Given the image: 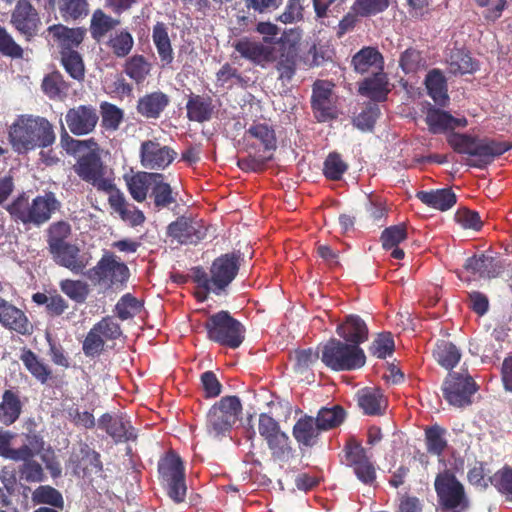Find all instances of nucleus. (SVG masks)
<instances>
[{"label":"nucleus","instance_id":"f257e3e1","mask_svg":"<svg viewBox=\"0 0 512 512\" xmlns=\"http://www.w3.org/2000/svg\"><path fill=\"white\" fill-rule=\"evenodd\" d=\"M9 142L19 154L36 148H45L55 142L53 125L44 117L30 114L20 115L10 125Z\"/></svg>","mask_w":512,"mask_h":512},{"label":"nucleus","instance_id":"f03ea898","mask_svg":"<svg viewBox=\"0 0 512 512\" xmlns=\"http://www.w3.org/2000/svg\"><path fill=\"white\" fill-rule=\"evenodd\" d=\"M60 208L61 202L55 193L47 191L31 201L26 196H19L7 206V211L16 221H20L24 225L40 227L47 223Z\"/></svg>","mask_w":512,"mask_h":512},{"label":"nucleus","instance_id":"7ed1b4c3","mask_svg":"<svg viewBox=\"0 0 512 512\" xmlns=\"http://www.w3.org/2000/svg\"><path fill=\"white\" fill-rule=\"evenodd\" d=\"M321 360L331 370L350 371L363 367L366 356L357 344L331 339L323 346Z\"/></svg>","mask_w":512,"mask_h":512},{"label":"nucleus","instance_id":"20e7f679","mask_svg":"<svg viewBox=\"0 0 512 512\" xmlns=\"http://www.w3.org/2000/svg\"><path fill=\"white\" fill-rule=\"evenodd\" d=\"M211 341L230 348H238L245 338V328L228 311L211 315L204 325Z\"/></svg>","mask_w":512,"mask_h":512},{"label":"nucleus","instance_id":"39448f33","mask_svg":"<svg viewBox=\"0 0 512 512\" xmlns=\"http://www.w3.org/2000/svg\"><path fill=\"white\" fill-rule=\"evenodd\" d=\"M242 404L237 396H225L215 403L207 414V432L219 437L228 432L239 419Z\"/></svg>","mask_w":512,"mask_h":512},{"label":"nucleus","instance_id":"423d86ee","mask_svg":"<svg viewBox=\"0 0 512 512\" xmlns=\"http://www.w3.org/2000/svg\"><path fill=\"white\" fill-rule=\"evenodd\" d=\"M98 147L82 155L74 165L75 173L97 190L110 193L115 189L113 179L105 177V167L98 152Z\"/></svg>","mask_w":512,"mask_h":512},{"label":"nucleus","instance_id":"0eeeda50","mask_svg":"<svg viewBox=\"0 0 512 512\" xmlns=\"http://www.w3.org/2000/svg\"><path fill=\"white\" fill-rule=\"evenodd\" d=\"M478 386L467 373L452 372L447 375L442 384L444 399L457 408L472 404V396L477 392Z\"/></svg>","mask_w":512,"mask_h":512},{"label":"nucleus","instance_id":"6e6552de","mask_svg":"<svg viewBox=\"0 0 512 512\" xmlns=\"http://www.w3.org/2000/svg\"><path fill=\"white\" fill-rule=\"evenodd\" d=\"M177 153L157 140L143 141L139 149L140 164L147 170H164L176 158Z\"/></svg>","mask_w":512,"mask_h":512},{"label":"nucleus","instance_id":"1a4fd4ad","mask_svg":"<svg viewBox=\"0 0 512 512\" xmlns=\"http://www.w3.org/2000/svg\"><path fill=\"white\" fill-rule=\"evenodd\" d=\"M85 276L93 282L109 281L112 285L123 284L129 277V269L115 256L102 257L96 266L87 270Z\"/></svg>","mask_w":512,"mask_h":512},{"label":"nucleus","instance_id":"9d476101","mask_svg":"<svg viewBox=\"0 0 512 512\" xmlns=\"http://www.w3.org/2000/svg\"><path fill=\"white\" fill-rule=\"evenodd\" d=\"M208 227L201 220L183 215L167 227V235L180 244H197L207 235Z\"/></svg>","mask_w":512,"mask_h":512},{"label":"nucleus","instance_id":"9b49d317","mask_svg":"<svg viewBox=\"0 0 512 512\" xmlns=\"http://www.w3.org/2000/svg\"><path fill=\"white\" fill-rule=\"evenodd\" d=\"M240 267V256L227 253L217 257L211 267L213 292L218 294L224 290L237 276Z\"/></svg>","mask_w":512,"mask_h":512},{"label":"nucleus","instance_id":"f8f14e48","mask_svg":"<svg viewBox=\"0 0 512 512\" xmlns=\"http://www.w3.org/2000/svg\"><path fill=\"white\" fill-rule=\"evenodd\" d=\"M65 121L73 135L84 136L95 130L99 121V115L93 105H78L66 112Z\"/></svg>","mask_w":512,"mask_h":512},{"label":"nucleus","instance_id":"ddd939ff","mask_svg":"<svg viewBox=\"0 0 512 512\" xmlns=\"http://www.w3.org/2000/svg\"><path fill=\"white\" fill-rule=\"evenodd\" d=\"M340 462L351 468L357 479L365 485H372L376 480V467L366 450H343L339 454Z\"/></svg>","mask_w":512,"mask_h":512},{"label":"nucleus","instance_id":"4468645a","mask_svg":"<svg viewBox=\"0 0 512 512\" xmlns=\"http://www.w3.org/2000/svg\"><path fill=\"white\" fill-rule=\"evenodd\" d=\"M232 47L242 58L262 67L277 58L275 46L265 45L248 37L234 41Z\"/></svg>","mask_w":512,"mask_h":512},{"label":"nucleus","instance_id":"2eb2a0df","mask_svg":"<svg viewBox=\"0 0 512 512\" xmlns=\"http://www.w3.org/2000/svg\"><path fill=\"white\" fill-rule=\"evenodd\" d=\"M333 86L331 82L323 80H318L313 85L311 103L314 115L320 122L333 119L337 115L332 93Z\"/></svg>","mask_w":512,"mask_h":512},{"label":"nucleus","instance_id":"dca6fc26","mask_svg":"<svg viewBox=\"0 0 512 512\" xmlns=\"http://www.w3.org/2000/svg\"><path fill=\"white\" fill-rule=\"evenodd\" d=\"M98 426L105 430L116 443L134 442L138 437L130 417L126 414L106 413L99 419Z\"/></svg>","mask_w":512,"mask_h":512},{"label":"nucleus","instance_id":"f3484780","mask_svg":"<svg viewBox=\"0 0 512 512\" xmlns=\"http://www.w3.org/2000/svg\"><path fill=\"white\" fill-rule=\"evenodd\" d=\"M435 490L444 509L467 508L468 502L465 497L464 487L454 476L449 478L437 477L435 480Z\"/></svg>","mask_w":512,"mask_h":512},{"label":"nucleus","instance_id":"a211bd4d","mask_svg":"<svg viewBox=\"0 0 512 512\" xmlns=\"http://www.w3.org/2000/svg\"><path fill=\"white\" fill-rule=\"evenodd\" d=\"M11 23L16 30L29 38L36 34L40 18L29 0H18L11 14Z\"/></svg>","mask_w":512,"mask_h":512},{"label":"nucleus","instance_id":"6ab92c4d","mask_svg":"<svg viewBox=\"0 0 512 512\" xmlns=\"http://www.w3.org/2000/svg\"><path fill=\"white\" fill-rule=\"evenodd\" d=\"M53 260L59 266L69 269L74 274L85 275L84 270L89 264V258L80 255V249L75 244H65L49 250Z\"/></svg>","mask_w":512,"mask_h":512},{"label":"nucleus","instance_id":"aec40b11","mask_svg":"<svg viewBox=\"0 0 512 512\" xmlns=\"http://www.w3.org/2000/svg\"><path fill=\"white\" fill-rule=\"evenodd\" d=\"M41 451L36 450V452ZM34 452L35 450H0V456L14 461H23L19 470L21 478L27 482H41L44 480V473L42 466L31 460L36 455Z\"/></svg>","mask_w":512,"mask_h":512},{"label":"nucleus","instance_id":"412c9836","mask_svg":"<svg viewBox=\"0 0 512 512\" xmlns=\"http://www.w3.org/2000/svg\"><path fill=\"white\" fill-rule=\"evenodd\" d=\"M511 145L507 142H499L488 138H477L472 156L475 159L469 161V165L477 168H483L491 163L495 157L508 151Z\"/></svg>","mask_w":512,"mask_h":512},{"label":"nucleus","instance_id":"4be33fe9","mask_svg":"<svg viewBox=\"0 0 512 512\" xmlns=\"http://www.w3.org/2000/svg\"><path fill=\"white\" fill-rule=\"evenodd\" d=\"M249 147L256 152L271 153L277 147L274 130L266 124L252 125L245 134Z\"/></svg>","mask_w":512,"mask_h":512},{"label":"nucleus","instance_id":"5701e85b","mask_svg":"<svg viewBox=\"0 0 512 512\" xmlns=\"http://www.w3.org/2000/svg\"><path fill=\"white\" fill-rule=\"evenodd\" d=\"M48 32L60 47V52L76 51L84 40L86 29L83 27L69 28L62 24H56L48 27Z\"/></svg>","mask_w":512,"mask_h":512},{"label":"nucleus","instance_id":"b1692460","mask_svg":"<svg viewBox=\"0 0 512 512\" xmlns=\"http://www.w3.org/2000/svg\"><path fill=\"white\" fill-rule=\"evenodd\" d=\"M292 433L299 445L312 447L318 445L323 431L314 417L304 415L296 421Z\"/></svg>","mask_w":512,"mask_h":512},{"label":"nucleus","instance_id":"393cba45","mask_svg":"<svg viewBox=\"0 0 512 512\" xmlns=\"http://www.w3.org/2000/svg\"><path fill=\"white\" fill-rule=\"evenodd\" d=\"M109 194L108 202L111 208L119 214L121 219L131 226H139L145 221V216L141 210L130 205L123 193L118 189H113Z\"/></svg>","mask_w":512,"mask_h":512},{"label":"nucleus","instance_id":"a878e982","mask_svg":"<svg viewBox=\"0 0 512 512\" xmlns=\"http://www.w3.org/2000/svg\"><path fill=\"white\" fill-rule=\"evenodd\" d=\"M426 123L430 132L438 134L448 130H454L457 127H465L467 120L464 117L456 118L440 109L429 108L426 114Z\"/></svg>","mask_w":512,"mask_h":512},{"label":"nucleus","instance_id":"bb28decb","mask_svg":"<svg viewBox=\"0 0 512 512\" xmlns=\"http://www.w3.org/2000/svg\"><path fill=\"white\" fill-rule=\"evenodd\" d=\"M464 268L481 278H494L503 271V264L496 258L488 255L473 256L466 260Z\"/></svg>","mask_w":512,"mask_h":512},{"label":"nucleus","instance_id":"cd10ccee","mask_svg":"<svg viewBox=\"0 0 512 512\" xmlns=\"http://www.w3.org/2000/svg\"><path fill=\"white\" fill-rule=\"evenodd\" d=\"M352 65L356 72L364 74L368 72L376 73L382 70L383 56L377 48L367 46L363 47L352 57Z\"/></svg>","mask_w":512,"mask_h":512},{"label":"nucleus","instance_id":"c85d7f7f","mask_svg":"<svg viewBox=\"0 0 512 512\" xmlns=\"http://www.w3.org/2000/svg\"><path fill=\"white\" fill-rule=\"evenodd\" d=\"M71 461L75 463L74 473L78 476L87 477L102 472V462L96 450H79V453H73Z\"/></svg>","mask_w":512,"mask_h":512},{"label":"nucleus","instance_id":"c756f323","mask_svg":"<svg viewBox=\"0 0 512 512\" xmlns=\"http://www.w3.org/2000/svg\"><path fill=\"white\" fill-rule=\"evenodd\" d=\"M336 332L345 341L357 344L358 346L368 339V328L365 322L357 315L347 316L345 323L339 325Z\"/></svg>","mask_w":512,"mask_h":512},{"label":"nucleus","instance_id":"7c9ffc66","mask_svg":"<svg viewBox=\"0 0 512 512\" xmlns=\"http://www.w3.org/2000/svg\"><path fill=\"white\" fill-rule=\"evenodd\" d=\"M156 175V172L141 171L131 176H125L128 191L135 201L143 202L147 198Z\"/></svg>","mask_w":512,"mask_h":512},{"label":"nucleus","instance_id":"2f4dec72","mask_svg":"<svg viewBox=\"0 0 512 512\" xmlns=\"http://www.w3.org/2000/svg\"><path fill=\"white\" fill-rule=\"evenodd\" d=\"M170 99L161 91H155L141 97L137 104V111L146 118L156 119L168 106Z\"/></svg>","mask_w":512,"mask_h":512},{"label":"nucleus","instance_id":"473e14b6","mask_svg":"<svg viewBox=\"0 0 512 512\" xmlns=\"http://www.w3.org/2000/svg\"><path fill=\"white\" fill-rule=\"evenodd\" d=\"M259 433L271 448H283L288 444V436L281 432L278 423L268 414L259 415Z\"/></svg>","mask_w":512,"mask_h":512},{"label":"nucleus","instance_id":"72a5a7b5","mask_svg":"<svg viewBox=\"0 0 512 512\" xmlns=\"http://www.w3.org/2000/svg\"><path fill=\"white\" fill-rule=\"evenodd\" d=\"M417 198L427 206L440 211L449 210L456 203V195L449 188L420 191Z\"/></svg>","mask_w":512,"mask_h":512},{"label":"nucleus","instance_id":"f704fd0d","mask_svg":"<svg viewBox=\"0 0 512 512\" xmlns=\"http://www.w3.org/2000/svg\"><path fill=\"white\" fill-rule=\"evenodd\" d=\"M164 178L163 174L157 173L150 192V197L157 210L169 208L172 204L177 203V193L173 191L169 183L165 182Z\"/></svg>","mask_w":512,"mask_h":512},{"label":"nucleus","instance_id":"c9c22d12","mask_svg":"<svg viewBox=\"0 0 512 512\" xmlns=\"http://www.w3.org/2000/svg\"><path fill=\"white\" fill-rule=\"evenodd\" d=\"M448 72L453 75L472 74L478 70V63L462 49L454 48L446 60Z\"/></svg>","mask_w":512,"mask_h":512},{"label":"nucleus","instance_id":"e433bc0d","mask_svg":"<svg viewBox=\"0 0 512 512\" xmlns=\"http://www.w3.org/2000/svg\"><path fill=\"white\" fill-rule=\"evenodd\" d=\"M22 412L19 396L12 390H5L0 402V423L9 426L15 423Z\"/></svg>","mask_w":512,"mask_h":512},{"label":"nucleus","instance_id":"4c0bfd02","mask_svg":"<svg viewBox=\"0 0 512 512\" xmlns=\"http://www.w3.org/2000/svg\"><path fill=\"white\" fill-rule=\"evenodd\" d=\"M152 40L163 65H169L174 59L171 41L167 27L162 22H157L152 31Z\"/></svg>","mask_w":512,"mask_h":512},{"label":"nucleus","instance_id":"58836bf2","mask_svg":"<svg viewBox=\"0 0 512 512\" xmlns=\"http://www.w3.org/2000/svg\"><path fill=\"white\" fill-rule=\"evenodd\" d=\"M187 117L191 121H208L213 113V105L210 97L191 95L186 104Z\"/></svg>","mask_w":512,"mask_h":512},{"label":"nucleus","instance_id":"ea45409f","mask_svg":"<svg viewBox=\"0 0 512 512\" xmlns=\"http://www.w3.org/2000/svg\"><path fill=\"white\" fill-rule=\"evenodd\" d=\"M428 95L436 104L445 105L448 100L447 83L439 69L431 70L425 79Z\"/></svg>","mask_w":512,"mask_h":512},{"label":"nucleus","instance_id":"a19ab883","mask_svg":"<svg viewBox=\"0 0 512 512\" xmlns=\"http://www.w3.org/2000/svg\"><path fill=\"white\" fill-rule=\"evenodd\" d=\"M158 471L164 481L184 477V462L174 450H168L158 463Z\"/></svg>","mask_w":512,"mask_h":512},{"label":"nucleus","instance_id":"79ce46f5","mask_svg":"<svg viewBox=\"0 0 512 512\" xmlns=\"http://www.w3.org/2000/svg\"><path fill=\"white\" fill-rule=\"evenodd\" d=\"M151 68V63L143 55L136 54L125 61L123 71L136 84H141L149 76Z\"/></svg>","mask_w":512,"mask_h":512},{"label":"nucleus","instance_id":"37998d69","mask_svg":"<svg viewBox=\"0 0 512 512\" xmlns=\"http://www.w3.org/2000/svg\"><path fill=\"white\" fill-rule=\"evenodd\" d=\"M433 356L441 367L451 370L459 363L461 352L453 343L442 340L436 344Z\"/></svg>","mask_w":512,"mask_h":512},{"label":"nucleus","instance_id":"c03bdc74","mask_svg":"<svg viewBox=\"0 0 512 512\" xmlns=\"http://www.w3.org/2000/svg\"><path fill=\"white\" fill-rule=\"evenodd\" d=\"M120 21L107 15L101 9H96L90 20V33L94 40L101 41L104 36L116 26Z\"/></svg>","mask_w":512,"mask_h":512},{"label":"nucleus","instance_id":"a18cd8bd","mask_svg":"<svg viewBox=\"0 0 512 512\" xmlns=\"http://www.w3.org/2000/svg\"><path fill=\"white\" fill-rule=\"evenodd\" d=\"M372 78L365 79L359 87V93L372 100L382 101L388 92L386 76L383 73H373Z\"/></svg>","mask_w":512,"mask_h":512},{"label":"nucleus","instance_id":"49530a36","mask_svg":"<svg viewBox=\"0 0 512 512\" xmlns=\"http://www.w3.org/2000/svg\"><path fill=\"white\" fill-rule=\"evenodd\" d=\"M0 323L10 330L25 335L30 331V324L24 312L10 304L5 313L0 317Z\"/></svg>","mask_w":512,"mask_h":512},{"label":"nucleus","instance_id":"de8ad7c7","mask_svg":"<svg viewBox=\"0 0 512 512\" xmlns=\"http://www.w3.org/2000/svg\"><path fill=\"white\" fill-rule=\"evenodd\" d=\"M71 234L72 227L67 221L60 220L51 223L46 230L48 250L68 244L67 240L71 237Z\"/></svg>","mask_w":512,"mask_h":512},{"label":"nucleus","instance_id":"09e8293b","mask_svg":"<svg viewBox=\"0 0 512 512\" xmlns=\"http://www.w3.org/2000/svg\"><path fill=\"white\" fill-rule=\"evenodd\" d=\"M346 413L339 405L332 407H322L315 417L316 422L322 429L323 433L338 427L345 419Z\"/></svg>","mask_w":512,"mask_h":512},{"label":"nucleus","instance_id":"8fccbe9b","mask_svg":"<svg viewBox=\"0 0 512 512\" xmlns=\"http://www.w3.org/2000/svg\"><path fill=\"white\" fill-rule=\"evenodd\" d=\"M107 46L116 57L124 58L132 51L134 39L130 32L123 29L110 35Z\"/></svg>","mask_w":512,"mask_h":512},{"label":"nucleus","instance_id":"3c124183","mask_svg":"<svg viewBox=\"0 0 512 512\" xmlns=\"http://www.w3.org/2000/svg\"><path fill=\"white\" fill-rule=\"evenodd\" d=\"M32 501L35 504L50 505L54 509L64 508V499L60 491L50 485H41L32 493Z\"/></svg>","mask_w":512,"mask_h":512},{"label":"nucleus","instance_id":"603ef678","mask_svg":"<svg viewBox=\"0 0 512 512\" xmlns=\"http://www.w3.org/2000/svg\"><path fill=\"white\" fill-rule=\"evenodd\" d=\"M61 63L69 76L79 82L84 80L85 65L82 56L77 51L60 52Z\"/></svg>","mask_w":512,"mask_h":512},{"label":"nucleus","instance_id":"864d4df0","mask_svg":"<svg viewBox=\"0 0 512 512\" xmlns=\"http://www.w3.org/2000/svg\"><path fill=\"white\" fill-rule=\"evenodd\" d=\"M21 361L27 370L42 384L46 383L51 376V370L31 350L23 351Z\"/></svg>","mask_w":512,"mask_h":512},{"label":"nucleus","instance_id":"5fc2aeb1","mask_svg":"<svg viewBox=\"0 0 512 512\" xmlns=\"http://www.w3.org/2000/svg\"><path fill=\"white\" fill-rule=\"evenodd\" d=\"M59 287L67 297L77 303L85 302L90 292L89 285L81 280L64 279Z\"/></svg>","mask_w":512,"mask_h":512},{"label":"nucleus","instance_id":"6e6d98bb","mask_svg":"<svg viewBox=\"0 0 512 512\" xmlns=\"http://www.w3.org/2000/svg\"><path fill=\"white\" fill-rule=\"evenodd\" d=\"M59 11L65 20L85 18L89 13L88 0H62Z\"/></svg>","mask_w":512,"mask_h":512},{"label":"nucleus","instance_id":"4d7b16f0","mask_svg":"<svg viewBox=\"0 0 512 512\" xmlns=\"http://www.w3.org/2000/svg\"><path fill=\"white\" fill-rule=\"evenodd\" d=\"M347 169L348 164L337 152L329 153L323 164V173L329 180H340Z\"/></svg>","mask_w":512,"mask_h":512},{"label":"nucleus","instance_id":"13d9d810","mask_svg":"<svg viewBox=\"0 0 512 512\" xmlns=\"http://www.w3.org/2000/svg\"><path fill=\"white\" fill-rule=\"evenodd\" d=\"M490 483L506 500H512V468L504 466L489 477Z\"/></svg>","mask_w":512,"mask_h":512},{"label":"nucleus","instance_id":"bf43d9fd","mask_svg":"<svg viewBox=\"0 0 512 512\" xmlns=\"http://www.w3.org/2000/svg\"><path fill=\"white\" fill-rule=\"evenodd\" d=\"M462 433L461 429H453L451 433H447L446 429L439 425H433L425 430L426 443L428 448H446L447 436L451 438L453 435L458 436Z\"/></svg>","mask_w":512,"mask_h":512},{"label":"nucleus","instance_id":"052dcab7","mask_svg":"<svg viewBox=\"0 0 512 512\" xmlns=\"http://www.w3.org/2000/svg\"><path fill=\"white\" fill-rule=\"evenodd\" d=\"M100 109L104 128L116 131L123 121L124 113L122 109L108 102L101 103Z\"/></svg>","mask_w":512,"mask_h":512},{"label":"nucleus","instance_id":"680f3d73","mask_svg":"<svg viewBox=\"0 0 512 512\" xmlns=\"http://www.w3.org/2000/svg\"><path fill=\"white\" fill-rule=\"evenodd\" d=\"M358 403L365 413L378 414L381 412L383 398L377 390L364 389L358 394Z\"/></svg>","mask_w":512,"mask_h":512},{"label":"nucleus","instance_id":"e2e57ef3","mask_svg":"<svg viewBox=\"0 0 512 512\" xmlns=\"http://www.w3.org/2000/svg\"><path fill=\"white\" fill-rule=\"evenodd\" d=\"M42 89L44 93L51 99L59 98L66 94L68 85L58 72L49 74L43 79Z\"/></svg>","mask_w":512,"mask_h":512},{"label":"nucleus","instance_id":"0e129e2a","mask_svg":"<svg viewBox=\"0 0 512 512\" xmlns=\"http://www.w3.org/2000/svg\"><path fill=\"white\" fill-rule=\"evenodd\" d=\"M407 231L404 224L393 225L384 229L381 233L380 240L382 247L386 250L398 246L401 242L406 240Z\"/></svg>","mask_w":512,"mask_h":512},{"label":"nucleus","instance_id":"69168bd1","mask_svg":"<svg viewBox=\"0 0 512 512\" xmlns=\"http://www.w3.org/2000/svg\"><path fill=\"white\" fill-rule=\"evenodd\" d=\"M142 304L131 294L123 295L116 304V313L121 320H127L141 311Z\"/></svg>","mask_w":512,"mask_h":512},{"label":"nucleus","instance_id":"338daca9","mask_svg":"<svg viewBox=\"0 0 512 512\" xmlns=\"http://www.w3.org/2000/svg\"><path fill=\"white\" fill-rule=\"evenodd\" d=\"M0 53L4 56L19 59L23 57V49L13 39L5 27L0 25Z\"/></svg>","mask_w":512,"mask_h":512},{"label":"nucleus","instance_id":"774afa93","mask_svg":"<svg viewBox=\"0 0 512 512\" xmlns=\"http://www.w3.org/2000/svg\"><path fill=\"white\" fill-rule=\"evenodd\" d=\"M394 351V340L390 333H380L372 342L370 352L377 358L384 359Z\"/></svg>","mask_w":512,"mask_h":512}]
</instances>
